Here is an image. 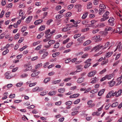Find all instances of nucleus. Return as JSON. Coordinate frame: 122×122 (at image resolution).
<instances>
[{
    "label": "nucleus",
    "mask_w": 122,
    "mask_h": 122,
    "mask_svg": "<svg viewBox=\"0 0 122 122\" xmlns=\"http://www.w3.org/2000/svg\"><path fill=\"white\" fill-rule=\"evenodd\" d=\"M9 51V50L8 49H6L2 53V55H5L8 53Z\"/></svg>",
    "instance_id": "obj_50"
},
{
    "label": "nucleus",
    "mask_w": 122,
    "mask_h": 122,
    "mask_svg": "<svg viewBox=\"0 0 122 122\" xmlns=\"http://www.w3.org/2000/svg\"><path fill=\"white\" fill-rule=\"evenodd\" d=\"M105 11V10H103L99 9V15H101L103 13L104 11Z\"/></svg>",
    "instance_id": "obj_57"
},
{
    "label": "nucleus",
    "mask_w": 122,
    "mask_h": 122,
    "mask_svg": "<svg viewBox=\"0 0 122 122\" xmlns=\"http://www.w3.org/2000/svg\"><path fill=\"white\" fill-rule=\"evenodd\" d=\"M103 47L102 45L100 44H99L94 47L92 49V50H94L95 52L101 49Z\"/></svg>",
    "instance_id": "obj_2"
},
{
    "label": "nucleus",
    "mask_w": 122,
    "mask_h": 122,
    "mask_svg": "<svg viewBox=\"0 0 122 122\" xmlns=\"http://www.w3.org/2000/svg\"><path fill=\"white\" fill-rule=\"evenodd\" d=\"M113 75L112 74H111L109 75L106 76L105 77L108 79H110L113 77Z\"/></svg>",
    "instance_id": "obj_33"
},
{
    "label": "nucleus",
    "mask_w": 122,
    "mask_h": 122,
    "mask_svg": "<svg viewBox=\"0 0 122 122\" xmlns=\"http://www.w3.org/2000/svg\"><path fill=\"white\" fill-rule=\"evenodd\" d=\"M79 95V94L78 93L72 95L70 96L69 97L70 98L77 97H78Z\"/></svg>",
    "instance_id": "obj_18"
},
{
    "label": "nucleus",
    "mask_w": 122,
    "mask_h": 122,
    "mask_svg": "<svg viewBox=\"0 0 122 122\" xmlns=\"http://www.w3.org/2000/svg\"><path fill=\"white\" fill-rule=\"evenodd\" d=\"M93 101L92 100H90L88 101L87 102V104L89 105V107L92 108L94 107L95 106L94 103L92 104Z\"/></svg>",
    "instance_id": "obj_4"
},
{
    "label": "nucleus",
    "mask_w": 122,
    "mask_h": 122,
    "mask_svg": "<svg viewBox=\"0 0 122 122\" xmlns=\"http://www.w3.org/2000/svg\"><path fill=\"white\" fill-rule=\"evenodd\" d=\"M23 82H20L17 83L16 84V86L17 87H20L23 84Z\"/></svg>",
    "instance_id": "obj_31"
},
{
    "label": "nucleus",
    "mask_w": 122,
    "mask_h": 122,
    "mask_svg": "<svg viewBox=\"0 0 122 122\" xmlns=\"http://www.w3.org/2000/svg\"><path fill=\"white\" fill-rule=\"evenodd\" d=\"M102 17H103L101 18L100 20V21H101L102 22L105 21L106 20L108 19V18L107 17H105V16H103V15Z\"/></svg>",
    "instance_id": "obj_39"
},
{
    "label": "nucleus",
    "mask_w": 122,
    "mask_h": 122,
    "mask_svg": "<svg viewBox=\"0 0 122 122\" xmlns=\"http://www.w3.org/2000/svg\"><path fill=\"white\" fill-rule=\"evenodd\" d=\"M56 93V91H53L52 92H49L48 94L49 95L52 96L55 95Z\"/></svg>",
    "instance_id": "obj_28"
},
{
    "label": "nucleus",
    "mask_w": 122,
    "mask_h": 122,
    "mask_svg": "<svg viewBox=\"0 0 122 122\" xmlns=\"http://www.w3.org/2000/svg\"><path fill=\"white\" fill-rule=\"evenodd\" d=\"M116 44V46H114L112 48L113 49H115L114 52H115L117 49H118L119 51H120L122 49V44L120 42H117Z\"/></svg>",
    "instance_id": "obj_1"
},
{
    "label": "nucleus",
    "mask_w": 122,
    "mask_h": 122,
    "mask_svg": "<svg viewBox=\"0 0 122 122\" xmlns=\"http://www.w3.org/2000/svg\"><path fill=\"white\" fill-rule=\"evenodd\" d=\"M105 91L104 89H102L100 90L98 92V95L99 96H101L104 93Z\"/></svg>",
    "instance_id": "obj_23"
},
{
    "label": "nucleus",
    "mask_w": 122,
    "mask_h": 122,
    "mask_svg": "<svg viewBox=\"0 0 122 122\" xmlns=\"http://www.w3.org/2000/svg\"><path fill=\"white\" fill-rule=\"evenodd\" d=\"M32 18V16L28 17L26 19V22L27 23H29Z\"/></svg>",
    "instance_id": "obj_14"
},
{
    "label": "nucleus",
    "mask_w": 122,
    "mask_h": 122,
    "mask_svg": "<svg viewBox=\"0 0 122 122\" xmlns=\"http://www.w3.org/2000/svg\"><path fill=\"white\" fill-rule=\"evenodd\" d=\"M59 54L60 53L59 52H55L52 54V56L53 57H55L56 56L59 55Z\"/></svg>",
    "instance_id": "obj_36"
},
{
    "label": "nucleus",
    "mask_w": 122,
    "mask_h": 122,
    "mask_svg": "<svg viewBox=\"0 0 122 122\" xmlns=\"http://www.w3.org/2000/svg\"><path fill=\"white\" fill-rule=\"evenodd\" d=\"M122 91V90L121 89H120L117 92H114V95L116 97H117L120 96L121 95Z\"/></svg>",
    "instance_id": "obj_6"
},
{
    "label": "nucleus",
    "mask_w": 122,
    "mask_h": 122,
    "mask_svg": "<svg viewBox=\"0 0 122 122\" xmlns=\"http://www.w3.org/2000/svg\"><path fill=\"white\" fill-rule=\"evenodd\" d=\"M10 73V72L9 71L5 73V76L6 78L10 79L12 77Z\"/></svg>",
    "instance_id": "obj_5"
},
{
    "label": "nucleus",
    "mask_w": 122,
    "mask_h": 122,
    "mask_svg": "<svg viewBox=\"0 0 122 122\" xmlns=\"http://www.w3.org/2000/svg\"><path fill=\"white\" fill-rule=\"evenodd\" d=\"M92 39L93 40H96L95 41H100L101 40V39L100 38V36L99 35L94 36L92 38Z\"/></svg>",
    "instance_id": "obj_10"
},
{
    "label": "nucleus",
    "mask_w": 122,
    "mask_h": 122,
    "mask_svg": "<svg viewBox=\"0 0 122 122\" xmlns=\"http://www.w3.org/2000/svg\"><path fill=\"white\" fill-rule=\"evenodd\" d=\"M91 64V63H86V64L85 65L84 68H88L89 66H90Z\"/></svg>",
    "instance_id": "obj_56"
},
{
    "label": "nucleus",
    "mask_w": 122,
    "mask_h": 122,
    "mask_svg": "<svg viewBox=\"0 0 122 122\" xmlns=\"http://www.w3.org/2000/svg\"><path fill=\"white\" fill-rule=\"evenodd\" d=\"M71 12H68L65 14V16L66 17H70L71 15Z\"/></svg>",
    "instance_id": "obj_64"
},
{
    "label": "nucleus",
    "mask_w": 122,
    "mask_h": 122,
    "mask_svg": "<svg viewBox=\"0 0 122 122\" xmlns=\"http://www.w3.org/2000/svg\"><path fill=\"white\" fill-rule=\"evenodd\" d=\"M96 73V71H91L88 74V77H91L95 75Z\"/></svg>",
    "instance_id": "obj_7"
},
{
    "label": "nucleus",
    "mask_w": 122,
    "mask_h": 122,
    "mask_svg": "<svg viewBox=\"0 0 122 122\" xmlns=\"http://www.w3.org/2000/svg\"><path fill=\"white\" fill-rule=\"evenodd\" d=\"M74 6L73 4H71L67 6V8L69 10H70Z\"/></svg>",
    "instance_id": "obj_62"
},
{
    "label": "nucleus",
    "mask_w": 122,
    "mask_h": 122,
    "mask_svg": "<svg viewBox=\"0 0 122 122\" xmlns=\"http://www.w3.org/2000/svg\"><path fill=\"white\" fill-rule=\"evenodd\" d=\"M122 28L121 27H118L117 29V32L121 31L120 33L121 34L122 32Z\"/></svg>",
    "instance_id": "obj_44"
},
{
    "label": "nucleus",
    "mask_w": 122,
    "mask_h": 122,
    "mask_svg": "<svg viewBox=\"0 0 122 122\" xmlns=\"http://www.w3.org/2000/svg\"><path fill=\"white\" fill-rule=\"evenodd\" d=\"M59 46L60 44L59 43H56L55 44L53 47L54 48H57L59 47Z\"/></svg>",
    "instance_id": "obj_40"
},
{
    "label": "nucleus",
    "mask_w": 122,
    "mask_h": 122,
    "mask_svg": "<svg viewBox=\"0 0 122 122\" xmlns=\"http://www.w3.org/2000/svg\"><path fill=\"white\" fill-rule=\"evenodd\" d=\"M115 82L113 81V80L111 81L108 82L109 85L110 87H112L115 84Z\"/></svg>",
    "instance_id": "obj_24"
},
{
    "label": "nucleus",
    "mask_w": 122,
    "mask_h": 122,
    "mask_svg": "<svg viewBox=\"0 0 122 122\" xmlns=\"http://www.w3.org/2000/svg\"><path fill=\"white\" fill-rule=\"evenodd\" d=\"M43 33H40L37 36V38L38 39H40L43 36Z\"/></svg>",
    "instance_id": "obj_43"
},
{
    "label": "nucleus",
    "mask_w": 122,
    "mask_h": 122,
    "mask_svg": "<svg viewBox=\"0 0 122 122\" xmlns=\"http://www.w3.org/2000/svg\"><path fill=\"white\" fill-rule=\"evenodd\" d=\"M55 41L54 40H51L49 41L48 44L51 46V45L55 42Z\"/></svg>",
    "instance_id": "obj_29"
},
{
    "label": "nucleus",
    "mask_w": 122,
    "mask_h": 122,
    "mask_svg": "<svg viewBox=\"0 0 122 122\" xmlns=\"http://www.w3.org/2000/svg\"><path fill=\"white\" fill-rule=\"evenodd\" d=\"M65 90V89L64 88H61L58 89V91L61 93L63 92Z\"/></svg>",
    "instance_id": "obj_41"
},
{
    "label": "nucleus",
    "mask_w": 122,
    "mask_h": 122,
    "mask_svg": "<svg viewBox=\"0 0 122 122\" xmlns=\"http://www.w3.org/2000/svg\"><path fill=\"white\" fill-rule=\"evenodd\" d=\"M81 36V34H76L74 36V39H76L77 38H78L79 37Z\"/></svg>",
    "instance_id": "obj_52"
},
{
    "label": "nucleus",
    "mask_w": 122,
    "mask_h": 122,
    "mask_svg": "<svg viewBox=\"0 0 122 122\" xmlns=\"http://www.w3.org/2000/svg\"><path fill=\"white\" fill-rule=\"evenodd\" d=\"M81 66L80 65L77 66H76V68L77 69L76 70L77 72L80 71L81 70Z\"/></svg>",
    "instance_id": "obj_19"
},
{
    "label": "nucleus",
    "mask_w": 122,
    "mask_h": 122,
    "mask_svg": "<svg viewBox=\"0 0 122 122\" xmlns=\"http://www.w3.org/2000/svg\"><path fill=\"white\" fill-rule=\"evenodd\" d=\"M75 7L76 8L78 9V11H80L81 10V5H75Z\"/></svg>",
    "instance_id": "obj_11"
},
{
    "label": "nucleus",
    "mask_w": 122,
    "mask_h": 122,
    "mask_svg": "<svg viewBox=\"0 0 122 122\" xmlns=\"http://www.w3.org/2000/svg\"><path fill=\"white\" fill-rule=\"evenodd\" d=\"M110 42H107L105 44V45L102 47L103 49H105L107 48L110 45Z\"/></svg>",
    "instance_id": "obj_17"
},
{
    "label": "nucleus",
    "mask_w": 122,
    "mask_h": 122,
    "mask_svg": "<svg viewBox=\"0 0 122 122\" xmlns=\"http://www.w3.org/2000/svg\"><path fill=\"white\" fill-rule=\"evenodd\" d=\"M50 80V77H48L46 78L44 80V82L45 83H47Z\"/></svg>",
    "instance_id": "obj_34"
},
{
    "label": "nucleus",
    "mask_w": 122,
    "mask_h": 122,
    "mask_svg": "<svg viewBox=\"0 0 122 122\" xmlns=\"http://www.w3.org/2000/svg\"><path fill=\"white\" fill-rule=\"evenodd\" d=\"M108 62V60L104 61H102L101 63L102 65H104L106 64Z\"/></svg>",
    "instance_id": "obj_53"
},
{
    "label": "nucleus",
    "mask_w": 122,
    "mask_h": 122,
    "mask_svg": "<svg viewBox=\"0 0 122 122\" xmlns=\"http://www.w3.org/2000/svg\"><path fill=\"white\" fill-rule=\"evenodd\" d=\"M113 53V51L109 52L107 53L106 55V57L108 58L111 56L112 55Z\"/></svg>",
    "instance_id": "obj_20"
},
{
    "label": "nucleus",
    "mask_w": 122,
    "mask_h": 122,
    "mask_svg": "<svg viewBox=\"0 0 122 122\" xmlns=\"http://www.w3.org/2000/svg\"><path fill=\"white\" fill-rule=\"evenodd\" d=\"M118 102H116L115 103H113L112 106L111 107H115L118 105Z\"/></svg>",
    "instance_id": "obj_46"
},
{
    "label": "nucleus",
    "mask_w": 122,
    "mask_h": 122,
    "mask_svg": "<svg viewBox=\"0 0 122 122\" xmlns=\"http://www.w3.org/2000/svg\"><path fill=\"white\" fill-rule=\"evenodd\" d=\"M85 37L84 36H82L78 38L77 39V41L80 42V43H82V41L85 39Z\"/></svg>",
    "instance_id": "obj_13"
},
{
    "label": "nucleus",
    "mask_w": 122,
    "mask_h": 122,
    "mask_svg": "<svg viewBox=\"0 0 122 122\" xmlns=\"http://www.w3.org/2000/svg\"><path fill=\"white\" fill-rule=\"evenodd\" d=\"M97 78L95 77L94 78H92L91 79L92 81L91 82V83H94L96 82L97 80H96Z\"/></svg>",
    "instance_id": "obj_25"
},
{
    "label": "nucleus",
    "mask_w": 122,
    "mask_h": 122,
    "mask_svg": "<svg viewBox=\"0 0 122 122\" xmlns=\"http://www.w3.org/2000/svg\"><path fill=\"white\" fill-rule=\"evenodd\" d=\"M63 16L62 15V14H59L56 16V18L57 19L60 18H61Z\"/></svg>",
    "instance_id": "obj_58"
},
{
    "label": "nucleus",
    "mask_w": 122,
    "mask_h": 122,
    "mask_svg": "<svg viewBox=\"0 0 122 122\" xmlns=\"http://www.w3.org/2000/svg\"><path fill=\"white\" fill-rule=\"evenodd\" d=\"M24 13L22 11V10H20L19 12V15L20 16H22L24 15Z\"/></svg>",
    "instance_id": "obj_49"
},
{
    "label": "nucleus",
    "mask_w": 122,
    "mask_h": 122,
    "mask_svg": "<svg viewBox=\"0 0 122 122\" xmlns=\"http://www.w3.org/2000/svg\"><path fill=\"white\" fill-rule=\"evenodd\" d=\"M112 29V28L110 27H107L105 29V31L111 30Z\"/></svg>",
    "instance_id": "obj_45"
},
{
    "label": "nucleus",
    "mask_w": 122,
    "mask_h": 122,
    "mask_svg": "<svg viewBox=\"0 0 122 122\" xmlns=\"http://www.w3.org/2000/svg\"><path fill=\"white\" fill-rule=\"evenodd\" d=\"M92 7V4L91 2H89L87 4V8L90 9Z\"/></svg>",
    "instance_id": "obj_37"
},
{
    "label": "nucleus",
    "mask_w": 122,
    "mask_h": 122,
    "mask_svg": "<svg viewBox=\"0 0 122 122\" xmlns=\"http://www.w3.org/2000/svg\"><path fill=\"white\" fill-rule=\"evenodd\" d=\"M8 93L7 92H6L4 93V96L2 98V99L3 100H4L6 99L7 98V96L8 95Z\"/></svg>",
    "instance_id": "obj_48"
},
{
    "label": "nucleus",
    "mask_w": 122,
    "mask_h": 122,
    "mask_svg": "<svg viewBox=\"0 0 122 122\" xmlns=\"http://www.w3.org/2000/svg\"><path fill=\"white\" fill-rule=\"evenodd\" d=\"M45 28V25H41L39 28V31H41L44 30Z\"/></svg>",
    "instance_id": "obj_38"
},
{
    "label": "nucleus",
    "mask_w": 122,
    "mask_h": 122,
    "mask_svg": "<svg viewBox=\"0 0 122 122\" xmlns=\"http://www.w3.org/2000/svg\"><path fill=\"white\" fill-rule=\"evenodd\" d=\"M46 34V35L45 36L46 37H48V38L50 39H51V36L52 35V34H51L50 33Z\"/></svg>",
    "instance_id": "obj_42"
},
{
    "label": "nucleus",
    "mask_w": 122,
    "mask_h": 122,
    "mask_svg": "<svg viewBox=\"0 0 122 122\" xmlns=\"http://www.w3.org/2000/svg\"><path fill=\"white\" fill-rule=\"evenodd\" d=\"M42 65V64L41 63L38 64L35 66V69L36 70L37 69L39 68L40 67H41Z\"/></svg>",
    "instance_id": "obj_35"
},
{
    "label": "nucleus",
    "mask_w": 122,
    "mask_h": 122,
    "mask_svg": "<svg viewBox=\"0 0 122 122\" xmlns=\"http://www.w3.org/2000/svg\"><path fill=\"white\" fill-rule=\"evenodd\" d=\"M88 14V13L87 12H85L84 13L81 17L83 19L86 18V17Z\"/></svg>",
    "instance_id": "obj_32"
},
{
    "label": "nucleus",
    "mask_w": 122,
    "mask_h": 122,
    "mask_svg": "<svg viewBox=\"0 0 122 122\" xmlns=\"http://www.w3.org/2000/svg\"><path fill=\"white\" fill-rule=\"evenodd\" d=\"M43 20H36L34 23L35 25H37L42 22Z\"/></svg>",
    "instance_id": "obj_15"
},
{
    "label": "nucleus",
    "mask_w": 122,
    "mask_h": 122,
    "mask_svg": "<svg viewBox=\"0 0 122 122\" xmlns=\"http://www.w3.org/2000/svg\"><path fill=\"white\" fill-rule=\"evenodd\" d=\"M91 42V41L90 40H88L86 41L83 44L84 46L88 45Z\"/></svg>",
    "instance_id": "obj_21"
},
{
    "label": "nucleus",
    "mask_w": 122,
    "mask_h": 122,
    "mask_svg": "<svg viewBox=\"0 0 122 122\" xmlns=\"http://www.w3.org/2000/svg\"><path fill=\"white\" fill-rule=\"evenodd\" d=\"M73 44L72 42H71L70 43H68L66 45V47L67 48H69L71 46L72 44Z\"/></svg>",
    "instance_id": "obj_55"
},
{
    "label": "nucleus",
    "mask_w": 122,
    "mask_h": 122,
    "mask_svg": "<svg viewBox=\"0 0 122 122\" xmlns=\"http://www.w3.org/2000/svg\"><path fill=\"white\" fill-rule=\"evenodd\" d=\"M99 9L103 10H105V9L106 8V7L105 5L103 4H100L99 6Z\"/></svg>",
    "instance_id": "obj_12"
},
{
    "label": "nucleus",
    "mask_w": 122,
    "mask_h": 122,
    "mask_svg": "<svg viewBox=\"0 0 122 122\" xmlns=\"http://www.w3.org/2000/svg\"><path fill=\"white\" fill-rule=\"evenodd\" d=\"M106 25L105 23H99L97 25V27L98 28H103Z\"/></svg>",
    "instance_id": "obj_9"
},
{
    "label": "nucleus",
    "mask_w": 122,
    "mask_h": 122,
    "mask_svg": "<svg viewBox=\"0 0 122 122\" xmlns=\"http://www.w3.org/2000/svg\"><path fill=\"white\" fill-rule=\"evenodd\" d=\"M6 4V1L5 0H2L1 2V5L3 6H4Z\"/></svg>",
    "instance_id": "obj_59"
},
{
    "label": "nucleus",
    "mask_w": 122,
    "mask_h": 122,
    "mask_svg": "<svg viewBox=\"0 0 122 122\" xmlns=\"http://www.w3.org/2000/svg\"><path fill=\"white\" fill-rule=\"evenodd\" d=\"M40 73V71H38L37 72H33L31 74V76L32 77H35L37 75Z\"/></svg>",
    "instance_id": "obj_27"
},
{
    "label": "nucleus",
    "mask_w": 122,
    "mask_h": 122,
    "mask_svg": "<svg viewBox=\"0 0 122 122\" xmlns=\"http://www.w3.org/2000/svg\"><path fill=\"white\" fill-rule=\"evenodd\" d=\"M80 101V99H78L75 101L74 103V104H77Z\"/></svg>",
    "instance_id": "obj_61"
},
{
    "label": "nucleus",
    "mask_w": 122,
    "mask_h": 122,
    "mask_svg": "<svg viewBox=\"0 0 122 122\" xmlns=\"http://www.w3.org/2000/svg\"><path fill=\"white\" fill-rule=\"evenodd\" d=\"M109 14V12L108 11H106L105 13L103 15V16H105L106 17L108 18V19L109 18V17L108 15Z\"/></svg>",
    "instance_id": "obj_26"
},
{
    "label": "nucleus",
    "mask_w": 122,
    "mask_h": 122,
    "mask_svg": "<svg viewBox=\"0 0 122 122\" xmlns=\"http://www.w3.org/2000/svg\"><path fill=\"white\" fill-rule=\"evenodd\" d=\"M114 92L113 91H110L109 93L110 94V95L111 96H115V95H114Z\"/></svg>",
    "instance_id": "obj_63"
},
{
    "label": "nucleus",
    "mask_w": 122,
    "mask_h": 122,
    "mask_svg": "<svg viewBox=\"0 0 122 122\" xmlns=\"http://www.w3.org/2000/svg\"><path fill=\"white\" fill-rule=\"evenodd\" d=\"M48 53L47 52H44L42 57L43 58H44L46 57L48 55Z\"/></svg>",
    "instance_id": "obj_51"
},
{
    "label": "nucleus",
    "mask_w": 122,
    "mask_h": 122,
    "mask_svg": "<svg viewBox=\"0 0 122 122\" xmlns=\"http://www.w3.org/2000/svg\"><path fill=\"white\" fill-rule=\"evenodd\" d=\"M98 90L97 89H94L93 90L91 91L90 92L92 94H94L95 93H97L98 92Z\"/></svg>",
    "instance_id": "obj_47"
},
{
    "label": "nucleus",
    "mask_w": 122,
    "mask_h": 122,
    "mask_svg": "<svg viewBox=\"0 0 122 122\" xmlns=\"http://www.w3.org/2000/svg\"><path fill=\"white\" fill-rule=\"evenodd\" d=\"M84 80V78L83 77H81L79 78L77 80V82L78 83H81Z\"/></svg>",
    "instance_id": "obj_22"
},
{
    "label": "nucleus",
    "mask_w": 122,
    "mask_h": 122,
    "mask_svg": "<svg viewBox=\"0 0 122 122\" xmlns=\"http://www.w3.org/2000/svg\"><path fill=\"white\" fill-rule=\"evenodd\" d=\"M114 19L113 17H110L108 20V22L110 25L112 26H113L114 25Z\"/></svg>",
    "instance_id": "obj_3"
},
{
    "label": "nucleus",
    "mask_w": 122,
    "mask_h": 122,
    "mask_svg": "<svg viewBox=\"0 0 122 122\" xmlns=\"http://www.w3.org/2000/svg\"><path fill=\"white\" fill-rule=\"evenodd\" d=\"M71 28L70 27L68 26H66L64 27L61 30L63 32H66L70 30Z\"/></svg>",
    "instance_id": "obj_8"
},
{
    "label": "nucleus",
    "mask_w": 122,
    "mask_h": 122,
    "mask_svg": "<svg viewBox=\"0 0 122 122\" xmlns=\"http://www.w3.org/2000/svg\"><path fill=\"white\" fill-rule=\"evenodd\" d=\"M122 78V77L121 76L117 79V81L118 82L116 84L117 85H118L121 83L122 81H121V80Z\"/></svg>",
    "instance_id": "obj_16"
},
{
    "label": "nucleus",
    "mask_w": 122,
    "mask_h": 122,
    "mask_svg": "<svg viewBox=\"0 0 122 122\" xmlns=\"http://www.w3.org/2000/svg\"><path fill=\"white\" fill-rule=\"evenodd\" d=\"M61 80L60 79L57 80L53 81L52 82V83L53 84H56L58 83L59 82L61 81Z\"/></svg>",
    "instance_id": "obj_30"
},
{
    "label": "nucleus",
    "mask_w": 122,
    "mask_h": 122,
    "mask_svg": "<svg viewBox=\"0 0 122 122\" xmlns=\"http://www.w3.org/2000/svg\"><path fill=\"white\" fill-rule=\"evenodd\" d=\"M72 103V102L70 101H69L66 102V105L68 106H70Z\"/></svg>",
    "instance_id": "obj_60"
},
{
    "label": "nucleus",
    "mask_w": 122,
    "mask_h": 122,
    "mask_svg": "<svg viewBox=\"0 0 122 122\" xmlns=\"http://www.w3.org/2000/svg\"><path fill=\"white\" fill-rule=\"evenodd\" d=\"M39 89V87H36L33 88L32 89V91L33 92H36L37 91L38 92Z\"/></svg>",
    "instance_id": "obj_54"
}]
</instances>
